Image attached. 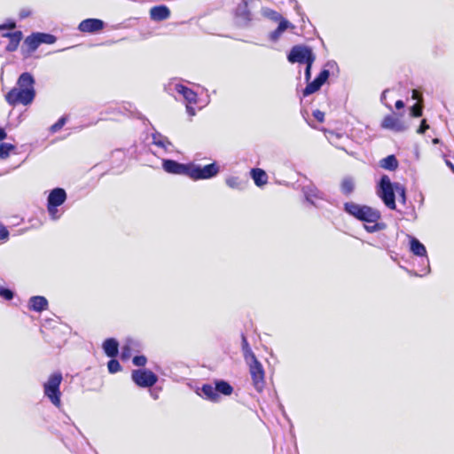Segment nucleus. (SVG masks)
Instances as JSON below:
<instances>
[{
  "label": "nucleus",
  "instance_id": "obj_1",
  "mask_svg": "<svg viewBox=\"0 0 454 454\" xmlns=\"http://www.w3.org/2000/svg\"><path fill=\"white\" fill-rule=\"evenodd\" d=\"M162 168L168 174L183 175L193 181L211 179L220 172L216 162L201 166L194 162L181 163L171 159L162 160Z\"/></svg>",
  "mask_w": 454,
  "mask_h": 454
},
{
  "label": "nucleus",
  "instance_id": "obj_2",
  "mask_svg": "<svg viewBox=\"0 0 454 454\" xmlns=\"http://www.w3.org/2000/svg\"><path fill=\"white\" fill-rule=\"evenodd\" d=\"M35 80L29 72H24L19 76L16 86L13 87L6 95L5 100L10 106L30 105L36 95L35 90Z\"/></svg>",
  "mask_w": 454,
  "mask_h": 454
},
{
  "label": "nucleus",
  "instance_id": "obj_3",
  "mask_svg": "<svg viewBox=\"0 0 454 454\" xmlns=\"http://www.w3.org/2000/svg\"><path fill=\"white\" fill-rule=\"evenodd\" d=\"M313 63L306 64V67L304 70V77L307 82L306 87L302 90V96L308 97L317 90L327 82L330 77V70L337 67V64L333 60H330L326 62L325 67L320 71V73L316 76V78L310 82L311 79V69Z\"/></svg>",
  "mask_w": 454,
  "mask_h": 454
},
{
  "label": "nucleus",
  "instance_id": "obj_4",
  "mask_svg": "<svg viewBox=\"0 0 454 454\" xmlns=\"http://www.w3.org/2000/svg\"><path fill=\"white\" fill-rule=\"evenodd\" d=\"M343 210L349 215L365 223L377 222L381 218V214L378 209L355 202H345Z\"/></svg>",
  "mask_w": 454,
  "mask_h": 454
},
{
  "label": "nucleus",
  "instance_id": "obj_5",
  "mask_svg": "<svg viewBox=\"0 0 454 454\" xmlns=\"http://www.w3.org/2000/svg\"><path fill=\"white\" fill-rule=\"evenodd\" d=\"M395 183L396 182H391L390 178L387 175H383L377 185V195L380 198L384 205L392 210L396 208Z\"/></svg>",
  "mask_w": 454,
  "mask_h": 454
},
{
  "label": "nucleus",
  "instance_id": "obj_6",
  "mask_svg": "<svg viewBox=\"0 0 454 454\" xmlns=\"http://www.w3.org/2000/svg\"><path fill=\"white\" fill-rule=\"evenodd\" d=\"M63 376L59 372H53L50 375L47 381L43 384V394L51 401V403L59 408L61 405L60 384Z\"/></svg>",
  "mask_w": 454,
  "mask_h": 454
},
{
  "label": "nucleus",
  "instance_id": "obj_7",
  "mask_svg": "<svg viewBox=\"0 0 454 454\" xmlns=\"http://www.w3.org/2000/svg\"><path fill=\"white\" fill-rule=\"evenodd\" d=\"M67 195L65 189L56 187L50 191L47 197V211L51 220H57L61 213L58 209L67 200Z\"/></svg>",
  "mask_w": 454,
  "mask_h": 454
},
{
  "label": "nucleus",
  "instance_id": "obj_8",
  "mask_svg": "<svg viewBox=\"0 0 454 454\" xmlns=\"http://www.w3.org/2000/svg\"><path fill=\"white\" fill-rule=\"evenodd\" d=\"M287 60L292 63L308 64L314 63L316 55L310 46L304 44L294 45L287 54Z\"/></svg>",
  "mask_w": 454,
  "mask_h": 454
},
{
  "label": "nucleus",
  "instance_id": "obj_9",
  "mask_svg": "<svg viewBox=\"0 0 454 454\" xmlns=\"http://www.w3.org/2000/svg\"><path fill=\"white\" fill-rule=\"evenodd\" d=\"M245 362L249 367V372L254 388L258 392L262 391L265 385V372L262 363L257 359L256 356L248 360H245Z\"/></svg>",
  "mask_w": 454,
  "mask_h": 454
},
{
  "label": "nucleus",
  "instance_id": "obj_10",
  "mask_svg": "<svg viewBox=\"0 0 454 454\" xmlns=\"http://www.w3.org/2000/svg\"><path fill=\"white\" fill-rule=\"evenodd\" d=\"M158 379V376L148 369H137L131 372L132 381L139 387H152L157 383Z\"/></svg>",
  "mask_w": 454,
  "mask_h": 454
},
{
  "label": "nucleus",
  "instance_id": "obj_11",
  "mask_svg": "<svg viewBox=\"0 0 454 454\" xmlns=\"http://www.w3.org/2000/svg\"><path fill=\"white\" fill-rule=\"evenodd\" d=\"M236 24L241 27H247L253 20V15L248 8V1L242 0L235 9Z\"/></svg>",
  "mask_w": 454,
  "mask_h": 454
},
{
  "label": "nucleus",
  "instance_id": "obj_12",
  "mask_svg": "<svg viewBox=\"0 0 454 454\" xmlns=\"http://www.w3.org/2000/svg\"><path fill=\"white\" fill-rule=\"evenodd\" d=\"M301 192L304 195L306 201H308L310 205L315 207H319V206L316 203L315 200H325V193L320 191L313 183H309V184L303 185L301 188Z\"/></svg>",
  "mask_w": 454,
  "mask_h": 454
},
{
  "label": "nucleus",
  "instance_id": "obj_13",
  "mask_svg": "<svg viewBox=\"0 0 454 454\" xmlns=\"http://www.w3.org/2000/svg\"><path fill=\"white\" fill-rule=\"evenodd\" d=\"M410 251L416 256H419L423 258V261L425 260L427 264V268L424 273V275L430 272V267H429V259L427 257V253L426 247L415 237L410 236ZM416 276H423V274H415Z\"/></svg>",
  "mask_w": 454,
  "mask_h": 454
},
{
  "label": "nucleus",
  "instance_id": "obj_14",
  "mask_svg": "<svg viewBox=\"0 0 454 454\" xmlns=\"http://www.w3.org/2000/svg\"><path fill=\"white\" fill-rule=\"evenodd\" d=\"M381 127L395 132H403L407 129L404 121L400 117L394 114L385 116L382 120Z\"/></svg>",
  "mask_w": 454,
  "mask_h": 454
},
{
  "label": "nucleus",
  "instance_id": "obj_15",
  "mask_svg": "<svg viewBox=\"0 0 454 454\" xmlns=\"http://www.w3.org/2000/svg\"><path fill=\"white\" fill-rule=\"evenodd\" d=\"M105 27L103 20L99 19L90 18L83 20L78 26V29L83 33L95 34L102 30Z\"/></svg>",
  "mask_w": 454,
  "mask_h": 454
},
{
  "label": "nucleus",
  "instance_id": "obj_16",
  "mask_svg": "<svg viewBox=\"0 0 454 454\" xmlns=\"http://www.w3.org/2000/svg\"><path fill=\"white\" fill-rule=\"evenodd\" d=\"M142 348V344L139 340L134 339H127L121 348V358L122 361H127L130 358L133 352H139Z\"/></svg>",
  "mask_w": 454,
  "mask_h": 454
},
{
  "label": "nucleus",
  "instance_id": "obj_17",
  "mask_svg": "<svg viewBox=\"0 0 454 454\" xmlns=\"http://www.w3.org/2000/svg\"><path fill=\"white\" fill-rule=\"evenodd\" d=\"M49 302L44 296L35 295L29 298L27 308L31 311L43 312L48 309Z\"/></svg>",
  "mask_w": 454,
  "mask_h": 454
},
{
  "label": "nucleus",
  "instance_id": "obj_18",
  "mask_svg": "<svg viewBox=\"0 0 454 454\" xmlns=\"http://www.w3.org/2000/svg\"><path fill=\"white\" fill-rule=\"evenodd\" d=\"M102 348L106 356L116 357L119 354V342L115 338H107L104 340Z\"/></svg>",
  "mask_w": 454,
  "mask_h": 454
},
{
  "label": "nucleus",
  "instance_id": "obj_19",
  "mask_svg": "<svg viewBox=\"0 0 454 454\" xmlns=\"http://www.w3.org/2000/svg\"><path fill=\"white\" fill-rule=\"evenodd\" d=\"M151 19L154 21H162L169 18L170 10L164 4L153 6L150 10Z\"/></svg>",
  "mask_w": 454,
  "mask_h": 454
},
{
  "label": "nucleus",
  "instance_id": "obj_20",
  "mask_svg": "<svg viewBox=\"0 0 454 454\" xmlns=\"http://www.w3.org/2000/svg\"><path fill=\"white\" fill-rule=\"evenodd\" d=\"M278 22V25L275 30L270 33L269 38L272 42H276L279 39V37L282 35V34L287 29V28H294V26L289 22L286 19H282Z\"/></svg>",
  "mask_w": 454,
  "mask_h": 454
},
{
  "label": "nucleus",
  "instance_id": "obj_21",
  "mask_svg": "<svg viewBox=\"0 0 454 454\" xmlns=\"http://www.w3.org/2000/svg\"><path fill=\"white\" fill-rule=\"evenodd\" d=\"M174 89L177 93L182 95L188 103L192 104L197 102V93L194 92L192 89L181 83H175Z\"/></svg>",
  "mask_w": 454,
  "mask_h": 454
},
{
  "label": "nucleus",
  "instance_id": "obj_22",
  "mask_svg": "<svg viewBox=\"0 0 454 454\" xmlns=\"http://www.w3.org/2000/svg\"><path fill=\"white\" fill-rule=\"evenodd\" d=\"M250 176L258 187L264 185L268 182V176L266 172L262 168H252L250 171Z\"/></svg>",
  "mask_w": 454,
  "mask_h": 454
},
{
  "label": "nucleus",
  "instance_id": "obj_23",
  "mask_svg": "<svg viewBox=\"0 0 454 454\" xmlns=\"http://www.w3.org/2000/svg\"><path fill=\"white\" fill-rule=\"evenodd\" d=\"M152 139L153 145L163 148L165 151H168V147L173 146L169 139L158 131H155L152 134Z\"/></svg>",
  "mask_w": 454,
  "mask_h": 454
},
{
  "label": "nucleus",
  "instance_id": "obj_24",
  "mask_svg": "<svg viewBox=\"0 0 454 454\" xmlns=\"http://www.w3.org/2000/svg\"><path fill=\"white\" fill-rule=\"evenodd\" d=\"M201 395L205 397L207 400L211 402H218L219 395L216 393L215 387H213L210 384H203L201 388Z\"/></svg>",
  "mask_w": 454,
  "mask_h": 454
},
{
  "label": "nucleus",
  "instance_id": "obj_25",
  "mask_svg": "<svg viewBox=\"0 0 454 454\" xmlns=\"http://www.w3.org/2000/svg\"><path fill=\"white\" fill-rule=\"evenodd\" d=\"M215 387L216 393L224 395H230L233 392L232 386L224 380H215Z\"/></svg>",
  "mask_w": 454,
  "mask_h": 454
},
{
  "label": "nucleus",
  "instance_id": "obj_26",
  "mask_svg": "<svg viewBox=\"0 0 454 454\" xmlns=\"http://www.w3.org/2000/svg\"><path fill=\"white\" fill-rule=\"evenodd\" d=\"M380 166L387 170L394 171L398 168V160L394 154L383 158L380 161Z\"/></svg>",
  "mask_w": 454,
  "mask_h": 454
},
{
  "label": "nucleus",
  "instance_id": "obj_27",
  "mask_svg": "<svg viewBox=\"0 0 454 454\" xmlns=\"http://www.w3.org/2000/svg\"><path fill=\"white\" fill-rule=\"evenodd\" d=\"M22 37H23V34L21 31H20V30L14 31L13 35H12V38L9 39V43L6 45L5 51L8 52L15 51L18 49L19 44H20V41L22 40Z\"/></svg>",
  "mask_w": 454,
  "mask_h": 454
},
{
  "label": "nucleus",
  "instance_id": "obj_28",
  "mask_svg": "<svg viewBox=\"0 0 454 454\" xmlns=\"http://www.w3.org/2000/svg\"><path fill=\"white\" fill-rule=\"evenodd\" d=\"M355 191V181L350 176H346L340 183V192L345 196H349Z\"/></svg>",
  "mask_w": 454,
  "mask_h": 454
},
{
  "label": "nucleus",
  "instance_id": "obj_29",
  "mask_svg": "<svg viewBox=\"0 0 454 454\" xmlns=\"http://www.w3.org/2000/svg\"><path fill=\"white\" fill-rule=\"evenodd\" d=\"M241 350L244 360H248L249 358L255 356L244 333L241 334Z\"/></svg>",
  "mask_w": 454,
  "mask_h": 454
},
{
  "label": "nucleus",
  "instance_id": "obj_30",
  "mask_svg": "<svg viewBox=\"0 0 454 454\" xmlns=\"http://www.w3.org/2000/svg\"><path fill=\"white\" fill-rule=\"evenodd\" d=\"M24 43L27 46L28 51L30 52L35 51L41 44L40 41L36 33H33L30 35H28Z\"/></svg>",
  "mask_w": 454,
  "mask_h": 454
},
{
  "label": "nucleus",
  "instance_id": "obj_31",
  "mask_svg": "<svg viewBox=\"0 0 454 454\" xmlns=\"http://www.w3.org/2000/svg\"><path fill=\"white\" fill-rule=\"evenodd\" d=\"M261 12L263 17L275 22L284 19L279 12L267 7L262 8Z\"/></svg>",
  "mask_w": 454,
  "mask_h": 454
},
{
  "label": "nucleus",
  "instance_id": "obj_32",
  "mask_svg": "<svg viewBox=\"0 0 454 454\" xmlns=\"http://www.w3.org/2000/svg\"><path fill=\"white\" fill-rule=\"evenodd\" d=\"M225 183L230 188L237 190H243L246 186V183L238 176H230L226 178Z\"/></svg>",
  "mask_w": 454,
  "mask_h": 454
},
{
  "label": "nucleus",
  "instance_id": "obj_33",
  "mask_svg": "<svg viewBox=\"0 0 454 454\" xmlns=\"http://www.w3.org/2000/svg\"><path fill=\"white\" fill-rule=\"evenodd\" d=\"M387 224L383 222H372L371 223H364V229L369 233H374L385 230Z\"/></svg>",
  "mask_w": 454,
  "mask_h": 454
},
{
  "label": "nucleus",
  "instance_id": "obj_34",
  "mask_svg": "<svg viewBox=\"0 0 454 454\" xmlns=\"http://www.w3.org/2000/svg\"><path fill=\"white\" fill-rule=\"evenodd\" d=\"M37 35L40 41V44H52L56 42L57 37L51 34L37 32Z\"/></svg>",
  "mask_w": 454,
  "mask_h": 454
},
{
  "label": "nucleus",
  "instance_id": "obj_35",
  "mask_svg": "<svg viewBox=\"0 0 454 454\" xmlns=\"http://www.w3.org/2000/svg\"><path fill=\"white\" fill-rule=\"evenodd\" d=\"M15 149L12 144L1 143L0 144V158L5 159L10 155V153Z\"/></svg>",
  "mask_w": 454,
  "mask_h": 454
},
{
  "label": "nucleus",
  "instance_id": "obj_36",
  "mask_svg": "<svg viewBox=\"0 0 454 454\" xmlns=\"http://www.w3.org/2000/svg\"><path fill=\"white\" fill-rule=\"evenodd\" d=\"M15 296V293L13 290L0 286V297H2L5 301H12Z\"/></svg>",
  "mask_w": 454,
  "mask_h": 454
},
{
  "label": "nucleus",
  "instance_id": "obj_37",
  "mask_svg": "<svg viewBox=\"0 0 454 454\" xmlns=\"http://www.w3.org/2000/svg\"><path fill=\"white\" fill-rule=\"evenodd\" d=\"M107 369L110 373H116L121 370V366L119 361L114 357L108 361Z\"/></svg>",
  "mask_w": 454,
  "mask_h": 454
},
{
  "label": "nucleus",
  "instance_id": "obj_38",
  "mask_svg": "<svg viewBox=\"0 0 454 454\" xmlns=\"http://www.w3.org/2000/svg\"><path fill=\"white\" fill-rule=\"evenodd\" d=\"M395 190H396L395 194H397L399 196L400 202L404 205L406 203V189H405V187L403 184H401L400 183H395Z\"/></svg>",
  "mask_w": 454,
  "mask_h": 454
},
{
  "label": "nucleus",
  "instance_id": "obj_39",
  "mask_svg": "<svg viewBox=\"0 0 454 454\" xmlns=\"http://www.w3.org/2000/svg\"><path fill=\"white\" fill-rule=\"evenodd\" d=\"M67 121V116L60 117L53 125L51 126L50 130L52 133H56L62 129Z\"/></svg>",
  "mask_w": 454,
  "mask_h": 454
},
{
  "label": "nucleus",
  "instance_id": "obj_40",
  "mask_svg": "<svg viewBox=\"0 0 454 454\" xmlns=\"http://www.w3.org/2000/svg\"><path fill=\"white\" fill-rule=\"evenodd\" d=\"M147 358L144 355H137L132 358V364L137 367H143L146 364Z\"/></svg>",
  "mask_w": 454,
  "mask_h": 454
},
{
  "label": "nucleus",
  "instance_id": "obj_41",
  "mask_svg": "<svg viewBox=\"0 0 454 454\" xmlns=\"http://www.w3.org/2000/svg\"><path fill=\"white\" fill-rule=\"evenodd\" d=\"M423 114L422 106L416 103L410 108V115L415 118L420 117Z\"/></svg>",
  "mask_w": 454,
  "mask_h": 454
},
{
  "label": "nucleus",
  "instance_id": "obj_42",
  "mask_svg": "<svg viewBox=\"0 0 454 454\" xmlns=\"http://www.w3.org/2000/svg\"><path fill=\"white\" fill-rule=\"evenodd\" d=\"M10 232L8 229L0 223V240H7L9 239Z\"/></svg>",
  "mask_w": 454,
  "mask_h": 454
},
{
  "label": "nucleus",
  "instance_id": "obj_43",
  "mask_svg": "<svg viewBox=\"0 0 454 454\" xmlns=\"http://www.w3.org/2000/svg\"><path fill=\"white\" fill-rule=\"evenodd\" d=\"M16 27V22L12 20H8L5 23L0 25V31L5 29H13Z\"/></svg>",
  "mask_w": 454,
  "mask_h": 454
},
{
  "label": "nucleus",
  "instance_id": "obj_44",
  "mask_svg": "<svg viewBox=\"0 0 454 454\" xmlns=\"http://www.w3.org/2000/svg\"><path fill=\"white\" fill-rule=\"evenodd\" d=\"M313 117L318 121V122H324L325 121V113L320 110H315L312 113Z\"/></svg>",
  "mask_w": 454,
  "mask_h": 454
},
{
  "label": "nucleus",
  "instance_id": "obj_45",
  "mask_svg": "<svg viewBox=\"0 0 454 454\" xmlns=\"http://www.w3.org/2000/svg\"><path fill=\"white\" fill-rule=\"evenodd\" d=\"M428 129H429V125L427 123V121L425 119H423L421 121L419 127L417 129V133L424 134L426 132V130Z\"/></svg>",
  "mask_w": 454,
  "mask_h": 454
},
{
  "label": "nucleus",
  "instance_id": "obj_46",
  "mask_svg": "<svg viewBox=\"0 0 454 454\" xmlns=\"http://www.w3.org/2000/svg\"><path fill=\"white\" fill-rule=\"evenodd\" d=\"M30 14H31V12L29 10L22 9V10H20L19 16H20V19L23 20V19H26L28 16H30Z\"/></svg>",
  "mask_w": 454,
  "mask_h": 454
},
{
  "label": "nucleus",
  "instance_id": "obj_47",
  "mask_svg": "<svg viewBox=\"0 0 454 454\" xmlns=\"http://www.w3.org/2000/svg\"><path fill=\"white\" fill-rule=\"evenodd\" d=\"M404 102L401 99L395 101V106L397 110L403 109L404 107Z\"/></svg>",
  "mask_w": 454,
  "mask_h": 454
},
{
  "label": "nucleus",
  "instance_id": "obj_48",
  "mask_svg": "<svg viewBox=\"0 0 454 454\" xmlns=\"http://www.w3.org/2000/svg\"><path fill=\"white\" fill-rule=\"evenodd\" d=\"M186 111L190 116H194L196 114L194 107L191 106H186Z\"/></svg>",
  "mask_w": 454,
  "mask_h": 454
},
{
  "label": "nucleus",
  "instance_id": "obj_49",
  "mask_svg": "<svg viewBox=\"0 0 454 454\" xmlns=\"http://www.w3.org/2000/svg\"><path fill=\"white\" fill-rule=\"evenodd\" d=\"M7 137V133L4 129L0 127V141H3Z\"/></svg>",
  "mask_w": 454,
  "mask_h": 454
},
{
  "label": "nucleus",
  "instance_id": "obj_50",
  "mask_svg": "<svg viewBox=\"0 0 454 454\" xmlns=\"http://www.w3.org/2000/svg\"><path fill=\"white\" fill-rule=\"evenodd\" d=\"M445 163L451 169V171L454 173V164L451 161H450L449 160H446Z\"/></svg>",
  "mask_w": 454,
  "mask_h": 454
},
{
  "label": "nucleus",
  "instance_id": "obj_51",
  "mask_svg": "<svg viewBox=\"0 0 454 454\" xmlns=\"http://www.w3.org/2000/svg\"><path fill=\"white\" fill-rule=\"evenodd\" d=\"M12 35H13V32H6V33H4L2 35H3V37L11 39V38H12Z\"/></svg>",
  "mask_w": 454,
  "mask_h": 454
},
{
  "label": "nucleus",
  "instance_id": "obj_52",
  "mask_svg": "<svg viewBox=\"0 0 454 454\" xmlns=\"http://www.w3.org/2000/svg\"><path fill=\"white\" fill-rule=\"evenodd\" d=\"M387 92H388V90H385L382 92V94H381V96H380V100H381V101H384V100L386 99V94H387Z\"/></svg>",
  "mask_w": 454,
  "mask_h": 454
},
{
  "label": "nucleus",
  "instance_id": "obj_53",
  "mask_svg": "<svg viewBox=\"0 0 454 454\" xmlns=\"http://www.w3.org/2000/svg\"><path fill=\"white\" fill-rule=\"evenodd\" d=\"M337 148H338V149H340V150H342V151H344V152H346V153H347L348 154H349V155H353V153H349V152H348L344 147L337 146Z\"/></svg>",
  "mask_w": 454,
  "mask_h": 454
},
{
  "label": "nucleus",
  "instance_id": "obj_54",
  "mask_svg": "<svg viewBox=\"0 0 454 454\" xmlns=\"http://www.w3.org/2000/svg\"><path fill=\"white\" fill-rule=\"evenodd\" d=\"M432 142H433V144L437 145V144H440L441 140L439 138L435 137L433 139Z\"/></svg>",
  "mask_w": 454,
  "mask_h": 454
},
{
  "label": "nucleus",
  "instance_id": "obj_55",
  "mask_svg": "<svg viewBox=\"0 0 454 454\" xmlns=\"http://www.w3.org/2000/svg\"><path fill=\"white\" fill-rule=\"evenodd\" d=\"M418 92L416 90H413L412 91V97L415 98V99H418V96H417Z\"/></svg>",
  "mask_w": 454,
  "mask_h": 454
},
{
  "label": "nucleus",
  "instance_id": "obj_56",
  "mask_svg": "<svg viewBox=\"0 0 454 454\" xmlns=\"http://www.w3.org/2000/svg\"><path fill=\"white\" fill-rule=\"evenodd\" d=\"M296 9H297V12H298L299 14H301V13H300V7H299L298 5L296 6Z\"/></svg>",
  "mask_w": 454,
  "mask_h": 454
}]
</instances>
